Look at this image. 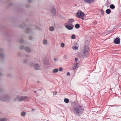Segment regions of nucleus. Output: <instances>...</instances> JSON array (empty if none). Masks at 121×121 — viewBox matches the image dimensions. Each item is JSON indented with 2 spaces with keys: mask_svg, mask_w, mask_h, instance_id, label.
<instances>
[{
  "mask_svg": "<svg viewBox=\"0 0 121 121\" xmlns=\"http://www.w3.org/2000/svg\"><path fill=\"white\" fill-rule=\"evenodd\" d=\"M74 112L75 114L80 116L83 113L84 109L82 106H77L74 108Z\"/></svg>",
  "mask_w": 121,
  "mask_h": 121,
  "instance_id": "1",
  "label": "nucleus"
},
{
  "mask_svg": "<svg viewBox=\"0 0 121 121\" xmlns=\"http://www.w3.org/2000/svg\"><path fill=\"white\" fill-rule=\"evenodd\" d=\"M89 47L87 46H85L84 48L83 52L80 55V57L82 58L88 57L89 56Z\"/></svg>",
  "mask_w": 121,
  "mask_h": 121,
  "instance_id": "2",
  "label": "nucleus"
},
{
  "mask_svg": "<svg viewBox=\"0 0 121 121\" xmlns=\"http://www.w3.org/2000/svg\"><path fill=\"white\" fill-rule=\"evenodd\" d=\"M11 99L10 97L8 95H5L0 97V100L5 102H9Z\"/></svg>",
  "mask_w": 121,
  "mask_h": 121,
  "instance_id": "3",
  "label": "nucleus"
},
{
  "mask_svg": "<svg viewBox=\"0 0 121 121\" xmlns=\"http://www.w3.org/2000/svg\"><path fill=\"white\" fill-rule=\"evenodd\" d=\"M30 65L31 67H34L35 69L36 70L40 69V68L39 65L38 64H35L33 63H31L29 64Z\"/></svg>",
  "mask_w": 121,
  "mask_h": 121,
  "instance_id": "4",
  "label": "nucleus"
},
{
  "mask_svg": "<svg viewBox=\"0 0 121 121\" xmlns=\"http://www.w3.org/2000/svg\"><path fill=\"white\" fill-rule=\"evenodd\" d=\"M20 48L21 49H24L27 52H30L31 51L29 47H26L24 48V46L22 45H21L20 46Z\"/></svg>",
  "mask_w": 121,
  "mask_h": 121,
  "instance_id": "5",
  "label": "nucleus"
},
{
  "mask_svg": "<svg viewBox=\"0 0 121 121\" xmlns=\"http://www.w3.org/2000/svg\"><path fill=\"white\" fill-rule=\"evenodd\" d=\"M84 13L83 12H82V11L80 10H79L76 13L77 17L79 18H81V17H83L84 16Z\"/></svg>",
  "mask_w": 121,
  "mask_h": 121,
  "instance_id": "6",
  "label": "nucleus"
},
{
  "mask_svg": "<svg viewBox=\"0 0 121 121\" xmlns=\"http://www.w3.org/2000/svg\"><path fill=\"white\" fill-rule=\"evenodd\" d=\"M114 42L115 44H118L120 43V40L119 37H117L115 39Z\"/></svg>",
  "mask_w": 121,
  "mask_h": 121,
  "instance_id": "7",
  "label": "nucleus"
},
{
  "mask_svg": "<svg viewBox=\"0 0 121 121\" xmlns=\"http://www.w3.org/2000/svg\"><path fill=\"white\" fill-rule=\"evenodd\" d=\"M28 98V97L26 96H19V97L18 98V101H22L24 100L25 99H27Z\"/></svg>",
  "mask_w": 121,
  "mask_h": 121,
  "instance_id": "8",
  "label": "nucleus"
},
{
  "mask_svg": "<svg viewBox=\"0 0 121 121\" xmlns=\"http://www.w3.org/2000/svg\"><path fill=\"white\" fill-rule=\"evenodd\" d=\"M52 13L53 16H56V11L54 8H52L51 9Z\"/></svg>",
  "mask_w": 121,
  "mask_h": 121,
  "instance_id": "9",
  "label": "nucleus"
},
{
  "mask_svg": "<svg viewBox=\"0 0 121 121\" xmlns=\"http://www.w3.org/2000/svg\"><path fill=\"white\" fill-rule=\"evenodd\" d=\"M65 27L67 29L69 30H71L72 29H73V27H74L73 26H70L67 25H65Z\"/></svg>",
  "mask_w": 121,
  "mask_h": 121,
  "instance_id": "10",
  "label": "nucleus"
},
{
  "mask_svg": "<svg viewBox=\"0 0 121 121\" xmlns=\"http://www.w3.org/2000/svg\"><path fill=\"white\" fill-rule=\"evenodd\" d=\"M94 2V0H88L86 3L89 4H91Z\"/></svg>",
  "mask_w": 121,
  "mask_h": 121,
  "instance_id": "11",
  "label": "nucleus"
},
{
  "mask_svg": "<svg viewBox=\"0 0 121 121\" xmlns=\"http://www.w3.org/2000/svg\"><path fill=\"white\" fill-rule=\"evenodd\" d=\"M25 32L27 34L30 33V30L29 28H27L25 30Z\"/></svg>",
  "mask_w": 121,
  "mask_h": 121,
  "instance_id": "12",
  "label": "nucleus"
},
{
  "mask_svg": "<svg viewBox=\"0 0 121 121\" xmlns=\"http://www.w3.org/2000/svg\"><path fill=\"white\" fill-rule=\"evenodd\" d=\"M106 12L107 14H109L111 12V10L110 9H108L106 10Z\"/></svg>",
  "mask_w": 121,
  "mask_h": 121,
  "instance_id": "13",
  "label": "nucleus"
},
{
  "mask_svg": "<svg viewBox=\"0 0 121 121\" xmlns=\"http://www.w3.org/2000/svg\"><path fill=\"white\" fill-rule=\"evenodd\" d=\"M44 63L46 65H49V61L47 60H44Z\"/></svg>",
  "mask_w": 121,
  "mask_h": 121,
  "instance_id": "14",
  "label": "nucleus"
},
{
  "mask_svg": "<svg viewBox=\"0 0 121 121\" xmlns=\"http://www.w3.org/2000/svg\"><path fill=\"white\" fill-rule=\"evenodd\" d=\"M75 27L76 29H78L80 27V25L79 24H76L75 25Z\"/></svg>",
  "mask_w": 121,
  "mask_h": 121,
  "instance_id": "15",
  "label": "nucleus"
},
{
  "mask_svg": "<svg viewBox=\"0 0 121 121\" xmlns=\"http://www.w3.org/2000/svg\"><path fill=\"white\" fill-rule=\"evenodd\" d=\"M111 3V1H108L107 0L106 2V3L105 4V6H107V4H110Z\"/></svg>",
  "mask_w": 121,
  "mask_h": 121,
  "instance_id": "16",
  "label": "nucleus"
},
{
  "mask_svg": "<svg viewBox=\"0 0 121 121\" xmlns=\"http://www.w3.org/2000/svg\"><path fill=\"white\" fill-rule=\"evenodd\" d=\"M115 7L113 4H111L110 6V8L111 9H114Z\"/></svg>",
  "mask_w": 121,
  "mask_h": 121,
  "instance_id": "17",
  "label": "nucleus"
},
{
  "mask_svg": "<svg viewBox=\"0 0 121 121\" xmlns=\"http://www.w3.org/2000/svg\"><path fill=\"white\" fill-rule=\"evenodd\" d=\"M25 42L22 39H20L19 41V43H20L24 44L25 43Z\"/></svg>",
  "mask_w": 121,
  "mask_h": 121,
  "instance_id": "18",
  "label": "nucleus"
},
{
  "mask_svg": "<svg viewBox=\"0 0 121 121\" xmlns=\"http://www.w3.org/2000/svg\"><path fill=\"white\" fill-rule=\"evenodd\" d=\"M49 29L50 31H52L54 30V28L52 26H50L49 28Z\"/></svg>",
  "mask_w": 121,
  "mask_h": 121,
  "instance_id": "19",
  "label": "nucleus"
},
{
  "mask_svg": "<svg viewBox=\"0 0 121 121\" xmlns=\"http://www.w3.org/2000/svg\"><path fill=\"white\" fill-rule=\"evenodd\" d=\"M58 71V69H57L56 68L52 70V72L54 73H57Z\"/></svg>",
  "mask_w": 121,
  "mask_h": 121,
  "instance_id": "20",
  "label": "nucleus"
},
{
  "mask_svg": "<svg viewBox=\"0 0 121 121\" xmlns=\"http://www.w3.org/2000/svg\"><path fill=\"white\" fill-rule=\"evenodd\" d=\"M64 101L65 103H68L69 102V100L68 99L65 98L64 99Z\"/></svg>",
  "mask_w": 121,
  "mask_h": 121,
  "instance_id": "21",
  "label": "nucleus"
},
{
  "mask_svg": "<svg viewBox=\"0 0 121 121\" xmlns=\"http://www.w3.org/2000/svg\"><path fill=\"white\" fill-rule=\"evenodd\" d=\"M73 49L74 50H76L78 49V48L76 46H73L72 47Z\"/></svg>",
  "mask_w": 121,
  "mask_h": 121,
  "instance_id": "22",
  "label": "nucleus"
},
{
  "mask_svg": "<svg viewBox=\"0 0 121 121\" xmlns=\"http://www.w3.org/2000/svg\"><path fill=\"white\" fill-rule=\"evenodd\" d=\"M26 115L25 112H22L21 113V115L22 116H24Z\"/></svg>",
  "mask_w": 121,
  "mask_h": 121,
  "instance_id": "23",
  "label": "nucleus"
},
{
  "mask_svg": "<svg viewBox=\"0 0 121 121\" xmlns=\"http://www.w3.org/2000/svg\"><path fill=\"white\" fill-rule=\"evenodd\" d=\"M4 55L3 53H0V57L2 58H3L4 57Z\"/></svg>",
  "mask_w": 121,
  "mask_h": 121,
  "instance_id": "24",
  "label": "nucleus"
},
{
  "mask_svg": "<svg viewBox=\"0 0 121 121\" xmlns=\"http://www.w3.org/2000/svg\"><path fill=\"white\" fill-rule=\"evenodd\" d=\"M19 97V95H17L16 98H15L14 99V102L16 101L17 100H18V98Z\"/></svg>",
  "mask_w": 121,
  "mask_h": 121,
  "instance_id": "25",
  "label": "nucleus"
},
{
  "mask_svg": "<svg viewBox=\"0 0 121 121\" xmlns=\"http://www.w3.org/2000/svg\"><path fill=\"white\" fill-rule=\"evenodd\" d=\"M69 22H71L72 23V22H74V20L73 18H71L70 19H69Z\"/></svg>",
  "mask_w": 121,
  "mask_h": 121,
  "instance_id": "26",
  "label": "nucleus"
},
{
  "mask_svg": "<svg viewBox=\"0 0 121 121\" xmlns=\"http://www.w3.org/2000/svg\"><path fill=\"white\" fill-rule=\"evenodd\" d=\"M75 38V35L74 34H73L71 36V38L73 39H74Z\"/></svg>",
  "mask_w": 121,
  "mask_h": 121,
  "instance_id": "27",
  "label": "nucleus"
},
{
  "mask_svg": "<svg viewBox=\"0 0 121 121\" xmlns=\"http://www.w3.org/2000/svg\"><path fill=\"white\" fill-rule=\"evenodd\" d=\"M47 41L46 40H44L43 41V43L44 44H46L47 43Z\"/></svg>",
  "mask_w": 121,
  "mask_h": 121,
  "instance_id": "28",
  "label": "nucleus"
},
{
  "mask_svg": "<svg viewBox=\"0 0 121 121\" xmlns=\"http://www.w3.org/2000/svg\"><path fill=\"white\" fill-rule=\"evenodd\" d=\"M68 24L69 25H70V26H73V25L72 24V23L71 22H69V20L68 21Z\"/></svg>",
  "mask_w": 121,
  "mask_h": 121,
  "instance_id": "29",
  "label": "nucleus"
},
{
  "mask_svg": "<svg viewBox=\"0 0 121 121\" xmlns=\"http://www.w3.org/2000/svg\"><path fill=\"white\" fill-rule=\"evenodd\" d=\"M4 91L2 89H0V93H3L4 92Z\"/></svg>",
  "mask_w": 121,
  "mask_h": 121,
  "instance_id": "30",
  "label": "nucleus"
},
{
  "mask_svg": "<svg viewBox=\"0 0 121 121\" xmlns=\"http://www.w3.org/2000/svg\"><path fill=\"white\" fill-rule=\"evenodd\" d=\"M35 29H38L39 30H40L41 29L40 28H39L38 27H37V26H35Z\"/></svg>",
  "mask_w": 121,
  "mask_h": 121,
  "instance_id": "31",
  "label": "nucleus"
},
{
  "mask_svg": "<svg viewBox=\"0 0 121 121\" xmlns=\"http://www.w3.org/2000/svg\"><path fill=\"white\" fill-rule=\"evenodd\" d=\"M101 14L102 15H104V11L103 10H101Z\"/></svg>",
  "mask_w": 121,
  "mask_h": 121,
  "instance_id": "32",
  "label": "nucleus"
},
{
  "mask_svg": "<svg viewBox=\"0 0 121 121\" xmlns=\"http://www.w3.org/2000/svg\"><path fill=\"white\" fill-rule=\"evenodd\" d=\"M23 62L24 63H26L27 62V60L25 59H24L23 60Z\"/></svg>",
  "mask_w": 121,
  "mask_h": 121,
  "instance_id": "33",
  "label": "nucleus"
},
{
  "mask_svg": "<svg viewBox=\"0 0 121 121\" xmlns=\"http://www.w3.org/2000/svg\"><path fill=\"white\" fill-rule=\"evenodd\" d=\"M64 45V44L63 43H62L61 44V47H63Z\"/></svg>",
  "mask_w": 121,
  "mask_h": 121,
  "instance_id": "34",
  "label": "nucleus"
},
{
  "mask_svg": "<svg viewBox=\"0 0 121 121\" xmlns=\"http://www.w3.org/2000/svg\"><path fill=\"white\" fill-rule=\"evenodd\" d=\"M29 40H31L32 39V37L31 36H29Z\"/></svg>",
  "mask_w": 121,
  "mask_h": 121,
  "instance_id": "35",
  "label": "nucleus"
},
{
  "mask_svg": "<svg viewBox=\"0 0 121 121\" xmlns=\"http://www.w3.org/2000/svg\"><path fill=\"white\" fill-rule=\"evenodd\" d=\"M57 92L56 91L55 92H54L53 93V95H56L57 94Z\"/></svg>",
  "mask_w": 121,
  "mask_h": 121,
  "instance_id": "36",
  "label": "nucleus"
},
{
  "mask_svg": "<svg viewBox=\"0 0 121 121\" xmlns=\"http://www.w3.org/2000/svg\"><path fill=\"white\" fill-rule=\"evenodd\" d=\"M59 70L60 71H61L62 70V69L61 67H60L59 69Z\"/></svg>",
  "mask_w": 121,
  "mask_h": 121,
  "instance_id": "37",
  "label": "nucleus"
},
{
  "mask_svg": "<svg viewBox=\"0 0 121 121\" xmlns=\"http://www.w3.org/2000/svg\"><path fill=\"white\" fill-rule=\"evenodd\" d=\"M24 26H22V25H20L19 26V27H20L21 28H24Z\"/></svg>",
  "mask_w": 121,
  "mask_h": 121,
  "instance_id": "38",
  "label": "nucleus"
},
{
  "mask_svg": "<svg viewBox=\"0 0 121 121\" xmlns=\"http://www.w3.org/2000/svg\"><path fill=\"white\" fill-rule=\"evenodd\" d=\"M73 70H74L76 69L77 68L76 65L75 66L74 65V66H73Z\"/></svg>",
  "mask_w": 121,
  "mask_h": 121,
  "instance_id": "39",
  "label": "nucleus"
},
{
  "mask_svg": "<svg viewBox=\"0 0 121 121\" xmlns=\"http://www.w3.org/2000/svg\"><path fill=\"white\" fill-rule=\"evenodd\" d=\"M67 57V56L66 55H65L63 57L64 59H66Z\"/></svg>",
  "mask_w": 121,
  "mask_h": 121,
  "instance_id": "40",
  "label": "nucleus"
},
{
  "mask_svg": "<svg viewBox=\"0 0 121 121\" xmlns=\"http://www.w3.org/2000/svg\"><path fill=\"white\" fill-rule=\"evenodd\" d=\"M78 63H77L74 65L75 66L76 65V67H77V66H78Z\"/></svg>",
  "mask_w": 121,
  "mask_h": 121,
  "instance_id": "41",
  "label": "nucleus"
},
{
  "mask_svg": "<svg viewBox=\"0 0 121 121\" xmlns=\"http://www.w3.org/2000/svg\"><path fill=\"white\" fill-rule=\"evenodd\" d=\"M66 74L68 76H69L70 75V73L69 72H68Z\"/></svg>",
  "mask_w": 121,
  "mask_h": 121,
  "instance_id": "42",
  "label": "nucleus"
},
{
  "mask_svg": "<svg viewBox=\"0 0 121 121\" xmlns=\"http://www.w3.org/2000/svg\"><path fill=\"white\" fill-rule=\"evenodd\" d=\"M78 60V59L77 58H75V61H77Z\"/></svg>",
  "mask_w": 121,
  "mask_h": 121,
  "instance_id": "43",
  "label": "nucleus"
},
{
  "mask_svg": "<svg viewBox=\"0 0 121 121\" xmlns=\"http://www.w3.org/2000/svg\"><path fill=\"white\" fill-rule=\"evenodd\" d=\"M28 1L29 3H31L32 1L31 0H28Z\"/></svg>",
  "mask_w": 121,
  "mask_h": 121,
  "instance_id": "44",
  "label": "nucleus"
},
{
  "mask_svg": "<svg viewBox=\"0 0 121 121\" xmlns=\"http://www.w3.org/2000/svg\"><path fill=\"white\" fill-rule=\"evenodd\" d=\"M83 1L85 3L88 0H83Z\"/></svg>",
  "mask_w": 121,
  "mask_h": 121,
  "instance_id": "45",
  "label": "nucleus"
},
{
  "mask_svg": "<svg viewBox=\"0 0 121 121\" xmlns=\"http://www.w3.org/2000/svg\"><path fill=\"white\" fill-rule=\"evenodd\" d=\"M54 61H56L57 60L55 58H54Z\"/></svg>",
  "mask_w": 121,
  "mask_h": 121,
  "instance_id": "46",
  "label": "nucleus"
},
{
  "mask_svg": "<svg viewBox=\"0 0 121 121\" xmlns=\"http://www.w3.org/2000/svg\"><path fill=\"white\" fill-rule=\"evenodd\" d=\"M2 73H0V76H1L2 75Z\"/></svg>",
  "mask_w": 121,
  "mask_h": 121,
  "instance_id": "47",
  "label": "nucleus"
},
{
  "mask_svg": "<svg viewBox=\"0 0 121 121\" xmlns=\"http://www.w3.org/2000/svg\"><path fill=\"white\" fill-rule=\"evenodd\" d=\"M12 4V3H10L9 4V5H11Z\"/></svg>",
  "mask_w": 121,
  "mask_h": 121,
  "instance_id": "48",
  "label": "nucleus"
},
{
  "mask_svg": "<svg viewBox=\"0 0 121 121\" xmlns=\"http://www.w3.org/2000/svg\"><path fill=\"white\" fill-rule=\"evenodd\" d=\"M35 110L33 109H32L31 110V111H34Z\"/></svg>",
  "mask_w": 121,
  "mask_h": 121,
  "instance_id": "49",
  "label": "nucleus"
},
{
  "mask_svg": "<svg viewBox=\"0 0 121 121\" xmlns=\"http://www.w3.org/2000/svg\"><path fill=\"white\" fill-rule=\"evenodd\" d=\"M2 50V48L0 49V51H1Z\"/></svg>",
  "mask_w": 121,
  "mask_h": 121,
  "instance_id": "50",
  "label": "nucleus"
},
{
  "mask_svg": "<svg viewBox=\"0 0 121 121\" xmlns=\"http://www.w3.org/2000/svg\"><path fill=\"white\" fill-rule=\"evenodd\" d=\"M26 57H28V55H26Z\"/></svg>",
  "mask_w": 121,
  "mask_h": 121,
  "instance_id": "51",
  "label": "nucleus"
},
{
  "mask_svg": "<svg viewBox=\"0 0 121 121\" xmlns=\"http://www.w3.org/2000/svg\"><path fill=\"white\" fill-rule=\"evenodd\" d=\"M34 91L35 93H36V92L35 91Z\"/></svg>",
  "mask_w": 121,
  "mask_h": 121,
  "instance_id": "52",
  "label": "nucleus"
},
{
  "mask_svg": "<svg viewBox=\"0 0 121 121\" xmlns=\"http://www.w3.org/2000/svg\"><path fill=\"white\" fill-rule=\"evenodd\" d=\"M8 76L9 77H10V75L9 74H8Z\"/></svg>",
  "mask_w": 121,
  "mask_h": 121,
  "instance_id": "53",
  "label": "nucleus"
},
{
  "mask_svg": "<svg viewBox=\"0 0 121 121\" xmlns=\"http://www.w3.org/2000/svg\"><path fill=\"white\" fill-rule=\"evenodd\" d=\"M112 32L111 31H109V33H111V32Z\"/></svg>",
  "mask_w": 121,
  "mask_h": 121,
  "instance_id": "54",
  "label": "nucleus"
},
{
  "mask_svg": "<svg viewBox=\"0 0 121 121\" xmlns=\"http://www.w3.org/2000/svg\"><path fill=\"white\" fill-rule=\"evenodd\" d=\"M82 20H84V19L83 18V17H82Z\"/></svg>",
  "mask_w": 121,
  "mask_h": 121,
  "instance_id": "55",
  "label": "nucleus"
},
{
  "mask_svg": "<svg viewBox=\"0 0 121 121\" xmlns=\"http://www.w3.org/2000/svg\"><path fill=\"white\" fill-rule=\"evenodd\" d=\"M37 82L38 83H39V81H37Z\"/></svg>",
  "mask_w": 121,
  "mask_h": 121,
  "instance_id": "56",
  "label": "nucleus"
},
{
  "mask_svg": "<svg viewBox=\"0 0 121 121\" xmlns=\"http://www.w3.org/2000/svg\"><path fill=\"white\" fill-rule=\"evenodd\" d=\"M75 6H77V5L76 4H75Z\"/></svg>",
  "mask_w": 121,
  "mask_h": 121,
  "instance_id": "57",
  "label": "nucleus"
},
{
  "mask_svg": "<svg viewBox=\"0 0 121 121\" xmlns=\"http://www.w3.org/2000/svg\"><path fill=\"white\" fill-rule=\"evenodd\" d=\"M18 55L19 56H20V55Z\"/></svg>",
  "mask_w": 121,
  "mask_h": 121,
  "instance_id": "58",
  "label": "nucleus"
},
{
  "mask_svg": "<svg viewBox=\"0 0 121 121\" xmlns=\"http://www.w3.org/2000/svg\"><path fill=\"white\" fill-rule=\"evenodd\" d=\"M107 0L109 1V0Z\"/></svg>",
  "mask_w": 121,
  "mask_h": 121,
  "instance_id": "59",
  "label": "nucleus"
},
{
  "mask_svg": "<svg viewBox=\"0 0 121 121\" xmlns=\"http://www.w3.org/2000/svg\"><path fill=\"white\" fill-rule=\"evenodd\" d=\"M109 5H108V6Z\"/></svg>",
  "mask_w": 121,
  "mask_h": 121,
  "instance_id": "60",
  "label": "nucleus"
},
{
  "mask_svg": "<svg viewBox=\"0 0 121 121\" xmlns=\"http://www.w3.org/2000/svg\"><path fill=\"white\" fill-rule=\"evenodd\" d=\"M26 7H27L26 6Z\"/></svg>",
  "mask_w": 121,
  "mask_h": 121,
  "instance_id": "61",
  "label": "nucleus"
}]
</instances>
